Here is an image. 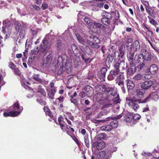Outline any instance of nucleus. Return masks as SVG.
Returning <instances> with one entry per match:
<instances>
[{
    "instance_id": "nucleus-1",
    "label": "nucleus",
    "mask_w": 159,
    "mask_h": 159,
    "mask_svg": "<svg viewBox=\"0 0 159 159\" xmlns=\"http://www.w3.org/2000/svg\"><path fill=\"white\" fill-rule=\"evenodd\" d=\"M76 38L79 43L83 45H89L93 48H99V44L100 43L99 39L93 35L90 36V40L87 39L85 36L82 33H75Z\"/></svg>"
},
{
    "instance_id": "nucleus-2",
    "label": "nucleus",
    "mask_w": 159,
    "mask_h": 159,
    "mask_svg": "<svg viewBox=\"0 0 159 159\" xmlns=\"http://www.w3.org/2000/svg\"><path fill=\"white\" fill-rule=\"evenodd\" d=\"M53 64L56 67L58 66H60V70L61 71L60 72H58L59 74L62 73V67H65L66 69L69 70H71V61L70 60H67L66 56L65 54L63 55L62 56H60L59 55H56L54 59Z\"/></svg>"
},
{
    "instance_id": "nucleus-3",
    "label": "nucleus",
    "mask_w": 159,
    "mask_h": 159,
    "mask_svg": "<svg viewBox=\"0 0 159 159\" xmlns=\"http://www.w3.org/2000/svg\"><path fill=\"white\" fill-rule=\"evenodd\" d=\"M127 67V63H125L124 61L116 63L114 65V69L110 71V74L108 76V79L110 80H114L119 72L124 73V70Z\"/></svg>"
},
{
    "instance_id": "nucleus-4",
    "label": "nucleus",
    "mask_w": 159,
    "mask_h": 159,
    "mask_svg": "<svg viewBox=\"0 0 159 159\" xmlns=\"http://www.w3.org/2000/svg\"><path fill=\"white\" fill-rule=\"evenodd\" d=\"M51 35L50 34H47L44 39L43 40L42 42L41 43L39 47L37 46L35 48V50L33 52V53L35 55L38 54V52L44 53L45 51L47 50L48 46V41Z\"/></svg>"
},
{
    "instance_id": "nucleus-5",
    "label": "nucleus",
    "mask_w": 159,
    "mask_h": 159,
    "mask_svg": "<svg viewBox=\"0 0 159 159\" xmlns=\"http://www.w3.org/2000/svg\"><path fill=\"white\" fill-rule=\"evenodd\" d=\"M46 50L45 51L44 53H40L39 52L38 54H39L40 55L45 54L43 56L42 63L41 64V66L43 69L45 68L50 64L54 54L52 51H50L46 52Z\"/></svg>"
},
{
    "instance_id": "nucleus-6",
    "label": "nucleus",
    "mask_w": 159,
    "mask_h": 159,
    "mask_svg": "<svg viewBox=\"0 0 159 159\" xmlns=\"http://www.w3.org/2000/svg\"><path fill=\"white\" fill-rule=\"evenodd\" d=\"M132 43L127 42L126 44V49L128 50L127 57L130 65H135L136 58L137 54L135 55L134 52L132 51Z\"/></svg>"
},
{
    "instance_id": "nucleus-7",
    "label": "nucleus",
    "mask_w": 159,
    "mask_h": 159,
    "mask_svg": "<svg viewBox=\"0 0 159 159\" xmlns=\"http://www.w3.org/2000/svg\"><path fill=\"white\" fill-rule=\"evenodd\" d=\"M3 26L2 27L1 32L6 36L10 35L11 31L12 23L8 20H3L2 22Z\"/></svg>"
},
{
    "instance_id": "nucleus-8",
    "label": "nucleus",
    "mask_w": 159,
    "mask_h": 159,
    "mask_svg": "<svg viewBox=\"0 0 159 159\" xmlns=\"http://www.w3.org/2000/svg\"><path fill=\"white\" fill-rule=\"evenodd\" d=\"M141 99H131L129 101L128 105L130 108L136 111L139 108V103H144Z\"/></svg>"
},
{
    "instance_id": "nucleus-9",
    "label": "nucleus",
    "mask_w": 159,
    "mask_h": 159,
    "mask_svg": "<svg viewBox=\"0 0 159 159\" xmlns=\"http://www.w3.org/2000/svg\"><path fill=\"white\" fill-rule=\"evenodd\" d=\"M84 12L80 11L78 14V17L79 19L81 21L84 20L85 23L89 27H91L93 22L91 21L89 18L86 17L84 16Z\"/></svg>"
},
{
    "instance_id": "nucleus-10",
    "label": "nucleus",
    "mask_w": 159,
    "mask_h": 159,
    "mask_svg": "<svg viewBox=\"0 0 159 159\" xmlns=\"http://www.w3.org/2000/svg\"><path fill=\"white\" fill-rule=\"evenodd\" d=\"M112 100L113 101V104L109 103L106 105L105 106V107H108L111 106L112 107H114L113 109L116 108L117 110L119 109L120 108V107L117 104L120 103L119 96L117 95V96H116V97Z\"/></svg>"
},
{
    "instance_id": "nucleus-11",
    "label": "nucleus",
    "mask_w": 159,
    "mask_h": 159,
    "mask_svg": "<svg viewBox=\"0 0 159 159\" xmlns=\"http://www.w3.org/2000/svg\"><path fill=\"white\" fill-rule=\"evenodd\" d=\"M84 46L80 45L79 48L81 53L84 54H89L90 53L93 52V51L90 49L89 47L86 45H83Z\"/></svg>"
},
{
    "instance_id": "nucleus-12",
    "label": "nucleus",
    "mask_w": 159,
    "mask_h": 159,
    "mask_svg": "<svg viewBox=\"0 0 159 159\" xmlns=\"http://www.w3.org/2000/svg\"><path fill=\"white\" fill-rule=\"evenodd\" d=\"M105 147V143L104 141L100 142H94L93 143L92 147L96 148L97 150H101Z\"/></svg>"
},
{
    "instance_id": "nucleus-13",
    "label": "nucleus",
    "mask_w": 159,
    "mask_h": 159,
    "mask_svg": "<svg viewBox=\"0 0 159 159\" xmlns=\"http://www.w3.org/2000/svg\"><path fill=\"white\" fill-rule=\"evenodd\" d=\"M104 27V25L100 23L93 22L91 27H89V28L91 30L95 31V30L96 29L98 30V29H102Z\"/></svg>"
},
{
    "instance_id": "nucleus-14",
    "label": "nucleus",
    "mask_w": 159,
    "mask_h": 159,
    "mask_svg": "<svg viewBox=\"0 0 159 159\" xmlns=\"http://www.w3.org/2000/svg\"><path fill=\"white\" fill-rule=\"evenodd\" d=\"M141 53H142L144 56V61L150 60L151 57V53L148 52L146 49L144 48H141Z\"/></svg>"
},
{
    "instance_id": "nucleus-15",
    "label": "nucleus",
    "mask_w": 159,
    "mask_h": 159,
    "mask_svg": "<svg viewBox=\"0 0 159 159\" xmlns=\"http://www.w3.org/2000/svg\"><path fill=\"white\" fill-rule=\"evenodd\" d=\"M124 75L122 74H120L116 77V83H118L119 86H123V84H124Z\"/></svg>"
},
{
    "instance_id": "nucleus-16",
    "label": "nucleus",
    "mask_w": 159,
    "mask_h": 159,
    "mask_svg": "<svg viewBox=\"0 0 159 159\" xmlns=\"http://www.w3.org/2000/svg\"><path fill=\"white\" fill-rule=\"evenodd\" d=\"M130 67L126 70L127 77L132 75L136 71V68L134 65H130Z\"/></svg>"
},
{
    "instance_id": "nucleus-17",
    "label": "nucleus",
    "mask_w": 159,
    "mask_h": 159,
    "mask_svg": "<svg viewBox=\"0 0 159 159\" xmlns=\"http://www.w3.org/2000/svg\"><path fill=\"white\" fill-rule=\"evenodd\" d=\"M153 84V82L151 80L145 81L141 84V87L144 89H147L149 88Z\"/></svg>"
},
{
    "instance_id": "nucleus-18",
    "label": "nucleus",
    "mask_w": 159,
    "mask_h": 159,
    "mask_svg": "<svg viewBox=\"0 0 159 159\" xmlns=\"http://www.w3.org/2000/svg\"><path fill=\"white\" fill-rule=\"evenodd\" d=\"M148 70L149 71L151 74L154 75L157 73L158 68L156 64H153L150 66L149 68L148 69Z\"/></svg>"
},
{
    "instance_id": "nucleus-19",
    "label": "nucleus",
    "mask_w": 159,
    "mask_h": 159,
    "mask_svg": "<svg viewBox=\"0 0 159 159\" xmlns=\"http://www.w3.org/2000/svg\"><path fill=\"white\" fill-rule=\"evenodd\" d=\"M20 114L19 112L11 111L9 112H4L3 116L5 117L7 116L15 117Z\"/></svg>"
},
{
    "instance_id": "nucleus-20",
    "label": "nucleus",
    "mask_w": 159,
    "mask_h": 159,
    "mask_svg": "<svg viewBox=\"0 0 159 159\" xmlns=\"http://www.w3.org/2000/svg\"><path fill=\"white\" fill-rule=\"evenodd\" d=\"M144 62V56L142 53L141 52L139 54H137L136 58L135 61V63H143Z\"/></svg>"
},
{
    "instance_id": "nucleus-21",
    "label": "nucleus",
    "mask_w": 159,
    "mask_h": 159,
    "mask_svg": "<svg viewBox=\"0 0 159 159\" xmlns=\"http://www.w3.org/2000/svg\"><path fill=\"white\" fill-rule=\"evenodd\" d=\"M158 98L159 96L158 95L156 94V93H152L150 94L148 97L146 98L144 100H143V102H146L148 101V99L150 98H152V99L156 100L158 99Z\"/></svg>"
},
{
    "instance_id": "nucleus-22",
    "label": "nucleus",
    "mask_w": 159,
    "mask_h": 159,
    "mask_svg": "<svg viewBox=\"0 0 159 159\" xmlns=\"http://www.w3.org/2000/svg\"><path fill=\"white\" fill-rule=\"evenodd\" d=\"M113 60V57L111 54H109L107 57L105 61V64L108 68H109L111 64L112 63V61Z\"/></svg>"
},
{
    "instance_id": "nucleus-23",
    "label": "nucleus",
    "mask_w": 159,
    "mask_h": 159,
    "mask_svg": "<svg viewBox=\"0 0 159 159\" xmlns=\"http://www.w3.org/2000/svg\"><path fill=\"white\" fill-rule=\"evenodd\" d=\"M111 55L112 56V57H113V59H114L115 60L116 59V60L117 61V60H119L120 58V56L122 58L123 55V53H120V54L118 52L115 51L113 53L111 54Z\"/></svg>"
},
{
    "instance_id": "nucleus-24",
    "label": "nucleus",
    "mask_w": 159,
    "mask_h": 159,
    "mask_svg": "<svg viewBox=\"0 0 159 159\" xmlns=\"http://www.w3.org/2000/svg\"><path fill=\"white\" fill-rule=\"evenodd\" d=\"M13 108L14 110H18V111H16L19 112L20 114L21 112L23 110L22 107H20L19 104L18 102H16L13 104Z\"/></svg>"
},
{
    "instance_id": "nucleus-25",
    "label": "nucleus",
    "mask_w": 159,
    "mask_h": 159,
    "mask_svg": "<svg viewBox=\"0 0 159 159\" xmlns=\"http://www.w3.org/2000/svg\"><path fill=\"white\" fill-rule=\"evenodd\" d=\"M127 88L128 90H132L135 87L134 83L133 81L129 80H126Z\"/></svg>"
},
{
    "instance_id": "nucleus-26",
    "label": "nucleus",
    "mask_w": 159,
    "mask_h": 159,
    "mask_svg": "<svg viewBox=\"0 0 159 159\" xmlns=\"http://www.w3.org/2000/svg\"><path fill=\"white\" fill-rule=\"evenodd\" d=\"M136 96L139 98H142L143 97L144 91L142 89H137L136 91Z\"/></svg>"
},
{
    "instance_id": "nucleus-27",
    "label": "nucleus",
    "mask_w": 159,
    "mask_h": 159,
    "mask_svg": "<svg viewBox=\"0 0 159 159\" xmlns=\"http://www.w3.org/2000/svg\"><path fill=\"white\" fill-rule=\"evenodd\" d=\"M111 119H112V118L111 117L106 118L105 119L102 120H96V119H93L92 120V122L95 124H100L101 122L104 123L106 121Z\"/></svg>"
},
{
    "instance_id": "nucleus-28",
    "label": "nucleus",
    "mask_w": 159,
    "mask_h": 159,
    "mask_svg": "<svg viewBox=\"0 0 159 159\" xmlns=\"http://www.w3.org/2000/svg\"><path fill=\"white\" fill-rule=\"evenodd\" d=\"M71 48L72 51L75 54L76 57H79V56L77 54L78 49L76 45L75 44L73 43L71 45Z\"/></svg>"
},
{
    "instance_id": "nucleus-29",
    "label": "nucleus",
    "mask_w": 159,
    "mask_h": 159,
    "mask_svg": "<svg viewBox=\"0 0 159 159\" xmlns=\"http://www.w3.org/2000/svg\"><path fill=\"white\" fill-rule=\"evenodd\" d=\"M100 129L101 130L107 131H110L112 129L110 125L102 126L100 127Z\"/></svg>"
},
{
    "instance_id": "nucleus-30",
    "label": "nucleus",
    "mask_w": 159,
    "mask_h": 159,
    "mask_svg": "<svg viewBox=\"0 0 159 159\" xmlns=\"http://www.w3.org/2000/svg\"><path fill=\"white\" fill-rule=\"evenodd\" d=\"M56 91L55 89H52L48 93V96L51 99H53L54 98V96Z\"/></svg>"
},
{
    "instance_id": "nucleus-31",
    "label": "nucleus",
    "mask_w": 159,
    "mask_h": 159,
    "mask_svg": "<svg viewBox=\"0 0 159 159\" xmlns=\"http://www.w3.org/2000/svg\"><path fill=\"white\" fill-rule=\"evenodd\" d=\"M57 49L58 52L60 51L63 48V45L61 40H58L57 41Z\"/></svg>"
},
{
    "instance_id": "nucleus-32",
    "label": "nucleus",
    "mask_w": 159,
    "mask_h": 159,
    "mask_svg": "<svg viewBox=\"0 0 159 159\" xmlns=\"http://www.w3.org/2000/svg\"><path fill=\"white\" fill-rule=\"evenodd\" d=\"M102 23L104 25H109L110 24V19L108 18L104 17L101 19Z\"/></svg>"
},
{
    "instance_id": "nucleus-33",
    "label": "nucleus",
    "mask_w": 159,
    "mask_h": 159,
    "mask_svg": "<svg viewBox=\"0 0 159 159\" xmlns=\"http://www.w3.org/2000/svg\"><path fill=\"white\" fill-rule=\"evenodd\" d=\"M104 5V3L102 1H96L93 2V6H97L98 8L103 7Z\"/></svg>"
},
{
    "instance_id": "nucleus-34",
    "label": "nucleus",
    "mask_w": 159,
    "mask_h": 159,
    "mask_svg": "<svg viewBox=\"0 0 159 159\" xmlns=\"http://www.w3.org/2000/svg\"><path fill=\"white\" fill-rule=\"evenodd\" d=\"M106 136V134L104 133L99 134L97 136V139L99 140H103L105 139Z\"/></svg>"
},
{
    "instance_id": "nucleus-35",
    "label": "nucleus",
    "mask_w": 159,
    "mask_h": 159,
    "mask_svg": "<svg viewBox=\"0 0 159 159\" xmlns=\"http://www.w3.org/2000/svg\"><path fill=\"white\" fill-rule=\"evenodd\" d=\"M133 46L136 51L139 50L140 47L139 41L137 40L135 41L133 43Z\"/></svg>"
},
{
    "instance_id": "nucleus-36",
    "label": "nucleus",
    "mask_w": 159,
    "mask_h": 159,
    "mask_svg": "<svg viewBox=\"0 0 159 159\" xmlns=\"http://www.w3.org/2000/svg\"><path fill=\"white\" fill-rule=\"evenodd\" d=\"M107 113V111L105 109L102 110L98 115L97 118H99L102 117V116L106 115Z\"/></svg>"
},
{
    "instance_id": "nucleus-37",
    "label": "nucleus",
    "mask_w": 159,
    "mask_h": 159,
    "mask_svg": "<svg viewBox=\"0 0 159 159\" xmlns=\"http://www.w3.org/2000/svg\"><path fill=\"white\" fill-rule=\"evenodd\" d=\"M25 33V28L24 27L22 26L20 30L19 34V37L20 39H23L24 37Z\"/></svg>"
},
{
    "instance_id": "nucleus-38",
    "label": "nucleus",
    "mask_w": 159,
    "mask_h": 159,
    "mask_svg": "<svg viewBox=\"0 0 159 159\" xmlns=\"http://www.w3.org/2000/svg\"><path fill=\"white\" fill-rule=\"evenodd\" d=\"M110 125L111 126L112 129L113 128H116L118 125V122L116 120L114 119L113 121L111 122Z\"/></svg>"
},
{
    "instance_id": "nucleus-39",
    "label": "nucleus",
    "mask_w": 159,
    "mask_h": 159,
    "mask_svg": "<svg viewBox=\"0 0 159 159\" xmlns=\"http://www.w3.org/2000/svg\"><path fill=\"white\" fill-rule=\"evenodd\" d=\"M21 24L18 21H16L15 23V29L17 32H19L21 29Z\"/></svg>"
},
{
    "instance_id": "nucleus-40",
    "label": "nucleus",
    "mask_w": 159,
    "mask_h": 159,
    "mask_svg": "<svg viewBox=\"0 0 159 159\" xmlns=\"http://www.w3.org/2000/svg\"><path fill=\"white\" fill-rule=\"evenodd\" d=\"M37 90L38 92L40 93L42 95L44 96H46V93L45 91L42 88L41 86H39L37 88Z\"/></svg>"
},
{
    "instance_id": "nucleus-41",
    "label": "nucleus",
    "mask_w": 159,
    "mask_h": 159,
    "mask_svg": "<svg viewBox=\"0 0 159 159\" xmlns=\"http://www.w3.org/2000/svg\"><path fill=\"white\" fill-rule=\"evenodd\" d=\"M44 110L46 115L49 116L50 117L52 116L53 115L52 113L47 107H45L44 108Z\"/></svg>"
},
{
    "instance_id": "nucleus-42",
    "label": "nucleus",
    "mask_w": 159,
    "mask_h": 159,
    "mask_svg": "<svg viewBox=\"0 0 159 159\" xmlns=\"http://www.w3.org/2000/svg\"><path fill=\"white\" fill-rule=\"evenodd\" d=\"M86 54H84L82 53L81 55V57L83 60H84L86 63H87L88 62L89 63L91 62V61L90 60L89 61V58L86 55Z\"/></svg>"
},
{
    "instance_id": "nucleus-43",
    "label": "nucleus",
    "mask_w": 159,
    "mask_h": 159,
    "mask_svg": "<svg viewBox=\"0 0 159 159\" xmlns=\"http://www.w3.org/2000/svg\"><path fill=\"white\" fill-rule=\"evenodd\" d=\"M32 78L34 80H36L39 83L42 82V80L39 78V74L34 75L33 76Z\"/></svg>"
},
{
    "instance_id": "nucleus-44",
    "label": "nucleus",
    "mask_w": 159,
    "mask_h": 159,
    "mask_svg": "<svg viewBox=\"0 0 159 159\" xmlns=\"http://www.w3.org/2000/svg\"><path fill=\"white\" fill-rule=\"evenodd\" d=\"M125 120L126 121L128 122L133 121V114H129L127 115L125 117Z\"/></svg>"
},
{
    "instance_id": "nucleus-45",
    "label": "nucleus",
    "mask_w": 159,
    "mask_h": 159,
    "mask_svg": "<svg viewBox=\"0 0 159 159\" xmlns=\"http://www.w3.org/2000/svg\"><path fill=\"white\" fill-rule=\"evenodd\" d=\"M141 117V116L138 114H134L133 116V122H134V120H137L140 119Z\"/></svg>"
},
{
    "instance_id": "nucleus-46",
    "label": "nucleus",
    "mask_w": 159,
    "mask_h": 159,
    "mask_svg": "<svg viewBox=\"0 0 159 159\" xmlns=\"http://www.w3.org/2000/svg\"><path fill=\"white\" fill-rule=\"evenodd\" d=\"M142 77V75L141 74H138L133 77V79L135 81L138 80H141Z\"/></svg>"
},
{
    "instance_id": "nucleus-47",
    "label": "nucleus",
    "mask_w": 159,
    "mask_h": 159,
    "mask_svg": "<svg viewBox=\"0 0 159 159\" xmlns=\"http://www.w3.org/2000/svg\"><path fill=\"white\" fill-rule=\"evenodd\" d=\"M84 142L86 145V146L89 148V141L88 139V135H86L84 137Z\"/></svg>"
},
{
    "instance_id": "nucleus-48",
    "label": "nucleus",
    "mask_w": 159,
    "mask_h": 159,
    "mask_svg": "<svg viewBox=\"0 0 159 159\" xmlns=\"http://www.w3.org/2000/svg\"><path fill=\"white\" fill-rule=\"evenodd\" d=\"M30 30L32 34L34 36L36 35L37 33L38 32L39 30L34 28H32L30 29Z\"/></svg>"
},
{
    "instance_id": "nucleus-49",
    "label": "nucleus",
    "mask_w": 159,
    "mask_h": 159,
    "mask_svg": "<svg viewBox=\"0 0 159 159\" xmlns=\"http://www.w3.org/2000/svg\"><path fill=\"white\" fill-rule=\"evenodd\" d=\"M32 42V41L30 40H29L28 39H27L26 40L25 45L26 48H28L31 45Z\"/></svg>"
},
{
    "instance_id": "nucleus-50",
    "label": "nucleus",
    "mask_w": 159,
    "mask_h": 159,
    "mask_svg": "<svg viewBox=\"0 0 159 159\" xmlns=\"http://www.w3.org/2000/svg\"><path fill=\"white\" fill-rule=\"evenodd\" d=\"M139 65L137 66V68L139 70H140L144 66L145 64L144 62L143 63H139Z\"/></svg>"
},
{
    "instance_id": "nucleus-51",
    "label": "nucleus",
    "mask_w": 159,
    "mask_h": 159,
    "mask_svg": "<svg viewBox=\"0 0 159 159\" xmlns=\"http://www.w3.org/2000/svg\"><path fill=\"white\" fill-rule=\"evenodd\" d=\"M110 94L113 97L116 96V95L117 96V95L119 96L118 94H117V90L116 89L111 90L110 91Z\"/></svg>"
},
{
    "instance_id": "nucleus-52",
    "label": "nucleus",
    "mask_w": 159,
    "mask_h": 159,
    "mask_svg": "<svg viewBox=\"0 0 159 159\" xmlns=\"http://www.w3.org/2000/svg\"><path fill=\"white\" fill-rule=\"evenodd\" d=\"M107 71V69L105 67H102V68L101 72L102 77L105 76Z\"/></svg>"
},
{
    "instance_id": "nucleus-53",
    "label": "nucleus",
    "mask_w": 159,
    "mask_h": 159,
    "mask_svg": "<svg viewBox=\"0 0 159 159\" xmlns=\"http://www.w3.org/2000/svg\"><path fill=\"white\" fill-rule=\"evenodd\" d=\"M36 100L38 103L41 105H45L46 104V102L41 98L38 99Z\"/></svg>"
},
{
    "instance_id": "nucleus-54",
    "label": "nucleus",
    "mask_w": 159,
    "mask_h": 159,
    "mask_svg": "<svg viewBox=\"0 0 159 159\" xmlns=\"http://www.w3.org/2000/svg\"><path fill=\"white\" fill-rule=\"evenodd\" d=\"M90 5L92 6L91 9L92 11H98L99 10V8L97 7V6H93V2H91L90 4Z\"/></svg>"
},
{
    "instance_id": "nucleus-55",
    "label": "nucleus",
    "mask_w": 159,
    "mask_h": 159,
    "mask_svg": "<svg viewBox=\"0 0 159 159\" xmlns=\"http://www.w3.org/2000/svg\"><path fill=\"white\" fill-rule=\"evenodd\" d=\"M98 155L101 158H103L105 156L106 152L104 151H101L99 152Z\"/></svg>"
},
{
    "instance_id": "nucleus-56",
    "label": "nucleus",
    "mask_w": 159,
    "mask_h": 159,
    "mask_svg": "<svg viewBox=\"0 0 159 159\" xmlns=\"http://www.w3.org/2000/svg\"><path fill=\"white\" fill-rule=\"evenodd\" d=\"M14 74L17 75H20L21 74L20 72V71L17 68H15L14 69L13 71Z\"/></svg>"
},
{
    "instance_id": "nucleus-57",
    "label": "nucleus",
    "mask_w": 159,
    "mask_h": 159,
    "mask_svg": "<svg viewBox=\"0 0 159 159\" xmlns=\"http://www.w3.org/2000/svg\"><path fill=\"white\" fill-rule=\"evenodd\" d=\"M150 22L151 24L155 26H156L158 25L157 22L153 19L150 20Z\"/></svg>"
},
{
    "instance_id": "nucleus-58",
    "label": "nucleus",
    "mask_w": 159,
    "mask_h": 159,
    "mask_svg": "<svg viewBox=\"0 0 159 159\" xmlns=\"http://www.w3.org/2000/svg\"><path fill=\"white\" fill-rule=\"evenodd\" d=\"M70 101L71 102L73 103L75 105H76L78 104L77 100L75 99L74 98L73 96H71Z\"/></svg>"
},
{
    "instance_id": "nucleus-59",
    "label": "nucleus",
    "mask_w": 159,
    "mask_h": 159,
    "mask_svg": "<svg viewBox=\"0 0 159 159\" xmlns=\"http://www.w3.org/2000/svg\"><path fill=\"white\" fill-rule=\"evenodd\" d=\"M151 77V75L148 74H144L142 75V77L145 78V79H149Z\"/></svg>"
},
{
    "instance_id": "nucleus-60",
    "label": "nucleus",
    "mask_w": 159,
    "mask_h": 159,
    "mask_svg": "<svg viewBox=\"0 0 159 159\" xmlns=\"http://www.w3.org/2000/svg\"><path fill=\"white\" fill-rule=\"evenodd\" d=\"M149 110V108L148 106L146 105L145 107H144L143 109V112H146L148 111Z\"/></svg>"
},
{
    "instance_id": "nucleus-61",
    "label": "nucleus",
    "mask_w": 159,
    "mask_h": 159,
    "mask_svg": "<svg viewBox=\"0 0 159 159\" xmlns=\"http://www.w3.org/2000/svg\"><path fill=\"white\" fill-rule=\"evenodd\" d=\"M152 155V153L143 152L142 153V155L144 156H150Z\"/></svg>"
},
{
    "instance_id": "nucleus-62",
    "label": "nucleus",
    "mask_w": 159,
    "mask_h": 159,
    "mask_svg": "<svg viewBox=\"0 0 159 159\" xmlns=\"http://www.w3.org/2000/svg\"><path fill=\"white\" fill-rule=\"evenodd\" d=\"M9 67L11 69H14L16 67L15 65L11 62L9 63Z\"/></svg>"
},
{
    "instance_id": "nucleus-63",
    "label": "nucleus",
    "mask_w": 159,
    "mask_h": 159,
    "mask_svg": "<svg viewBox=\"0 0 159 159\" xmlns=\"http://www.w3.org/2000/svg\"><path fill=\"white\" fill-rule=\"evenodd\" d=\"M107 156L108 158H110L111 157L112 153L110 152V151H108L107 153Z\"/></svg>"
},
{
    "instance_id": "nucleus-64",
    "label": "nucleus",
    "mask_w": 159,
    "mask_h": 159,
    "mask_svg": "<svg viewBox=\"0 0 159 159\" xmlns=\"http://www.w3.org/2000/svg\"><path fill=\"white\" fill-rule=\"evenodd\" d=\"M85 92L84 91H82L80 92V96L82 98H83L85 97Z\"/></svg>"
}]
</instances>
